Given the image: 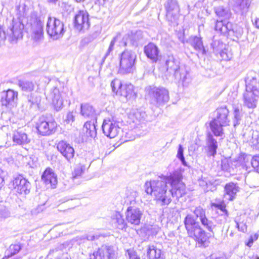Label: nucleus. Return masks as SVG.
Listing matches in <instances>:
<instances>
[{
    "mask_svg": "<svg viewBox=\"0 0 259 259\" xmlns=\"http://www.w3.org/2000/svg\"><path fill=\"white\" fill-rule=\"evenodd\" d=\"M168 177H164L158 180L147 182L145 184V191L147 194L153 195L156 199L160 201L161 205H168L171 201V193L167 191Z\"/></svg>",
    "mask_w": 259,
    "mask_h": 259,
    "instance_id": "1",
    "label": "nucleus"
},
{
    "mask_svg": "<svg viewBox=\"0 0 259 259\" xmlns=\"http://www.w3.org/2000/svg\"><path fill=\"white\" fill-rule=\"evenodd\" d=\"M184 224L189 237L194 239L199 247L205 248L208 245V237L205 231L200 226L193 216L188 214L184 220Z\"/></svg>",
    "mask_w": 259,
    "mask_h": 259,
    "instance_id": "2",
    "label": "nucleus"
},
{
    "mask_svg": "<svg viewBox=\"0 0 259 259\" xmlns=\"http://www.w3.org/2000/svg\"><path fill=\"white\" fill-rule=\"evenodd\" d=\"M229 111L226 106H220L214 111V117L209 122L212 133L222 139L225 137L223 127L229 125Z\"/></svg>",
    "mask_w": 259,
    "mask_h": 259,
    "instance_id": "3",
    "label": "nucleus"
},
{
    "mask_svg": "<svg viewBox=\"0 0 259 259\" xmlns=\"http://www.w3.org/2000/svg\"><path fill=\"white\" fill-rule=\"evenodd\" d=\"M146 91L149 103L156 107L163 106L169 100V92L164 87L149 86Z\"/></svg>",
    "mask_w": 259,
    "mask_h": 259,
    "instance_id": "4",
    "label": "nucleus"
},
{
    "mask_svg": "<svg viewBox=\"0 0 259 259\" xmlns=\"http://www.w3.org/2000/svg\"><path fill=\"white\" fill-rule=\"evenodd\" d=\"M165 65L166 68L165 76L179 81L185 80L186 74L184 72H182L180 68V62L173 55L167 56L165 60Z\"/></svg>",
    "mask_w": 259,
    "mask_h": 259,
    "instance_id": "5",
    "label": "nucleus"
},
{
    "mask_svg": "<svg viewBox=\"0 0 259 259\" xmlns=\"http://www.w3.org/2000/svg\"><path fill=\"white\" fill-rule=\"evenodd\" d=\"M136 60V55L134 52L127 50H124L120 57L119 73L124 75L133 73L135 69Z\"/></svg>",
    "mask_w": 259,
    "mask_h": 259,
    "instance_id": "6",
    "label": "nucleus"
},
{
    "mask_svg": "<svg viewBox=\"0 0 259 259\" xmlns=\"http://www.w3.org/2000/svg\"><path fill=\"white\" fill-rule=\"evenodd\" d=\"M65 30L64 23L55 17H49L47 23V32L53 40L61 38Z\"/></svg>",
    "mask_w": 259,
    "mask_h": 259,
    "instance_id": "7",
    "label": "nucleus"
},
{
    "mask_svg": "<svg viewBox=\"0 0 259 259\" xmlns=\"http://www.w3.org/2000/svg\"><path fill=\"white\" fill-rule=\"evenodd\" d=\"M57 125L54 120H47L44 116H41L36 122V128L39 135L46 136L54 134Z\"/></svg>",
    "mask_w": 259,
    "mask_h": 259,
    "instance_id": "8",
    "label": "nucleus"
},
{
    "mask_svg": "<svg viewBox=\"0 0 259 259\" xmlns=\"http://www.w3.org/2000/svg\"><path fill=\"white\" fill-rule=\"evenodd\" d=\"M168 182L171 187L169 190L171 197L179 198L186 193L185 185L181 182V178L177 176H171L168 177Z\"/></svg>",
    "mask_w": 259,
    "mask_h": 259,
    "instance_id": "9",
    "label": "nucleus"
},
{
    "mask_svg": "<svg viewBox=\"0 0 259 259\" xmlns=\"http://www.w3.org/2000/svg\"><path fill=\"white\" fill-rule=\"evenodd\" d=\"M30 32L32 39L36 44L42 40L44 38L43 24L40 20L36 17L31 18Z\"/></svg>",
    "mask_w": 259,
    "mask_h": 259,
    "instance_id": "10",
    "label": "nucleus"
},
{
    "mask_svg": "<svg viewBox=\"0 0 259 259\" xmlns=\"http://www.w3.org/2000/svg\"><path fill=\"white\" fill-rule=\"evenodd\" d=\"M18 101V92L11 89L4 91L2 95L1 103L3 107L11 109L16 106Z\"/></svg>",
    "mask_w": 259,
    "mask_h": 259,
    "instance_id": "11",
    "label": "nucleus"
},
{
    "mask_svg": "<svg viewBox=\"0 0 259 259\" xmlns=\"http://www.w3.org/2000/svg\"><path fill=\"white\" fill-rule=\"evenodd\" d=\"M102 128L105 135L110 138L116 137L120 130L118 123L113 119L110 118L104 120Z\"/></svg>",
    "mask_w": 259,
    "mask_h": 259,
    "instance_id": "12",
    "label": "nucleus"
},
{
    "mask_svg": "<svg viewBox=\"0 0 259 259\" xmlns=\"http://www.w3.org/2000/svg\"><path fill=\"white\" fill-rule=\"evenodd\" d=\"M89 16V15L86 11H79L74 17L75 28L79 31L88 30L90 26Z\"/></svg>",
    "mask_w": 259,
    "mask_h": 259,
    "instance_id": "13",
    "label": "nucleus"
},
{
    "mask_svg": "<svg viewBox=\"0 0 259 259\" xmlns=\"http://www.w3.org/2000/svg\"><path fill=\"white\" fill-rule=\"evenodd\" d=\"M63 93H61L57 87H53L47 94L46 97L51 100L55 109L59 110L63 105Z\"/></svg>",
    "mask_w": 259,
    "mask_h": 259,
    "instance_id": "14",
    "label": "nucleus"
},
{
    "mask_svg": "<svg viewBox=\"0 0 259 259\" xmlns=\"http://www.w3.org/2000/svg\"><path fill=\"white\" fill-rule=\"evenodd\" d=\"M14 189L19 194H27L29 193L31 187L30 182L22 176H19L12 181Z\"/></svg>",
    "mask_w": 259,
    "mask_h": 259,
    "instance_id": "15",
    "label": "nucleus"
},
{
    "mask_svg": "<svg viewBox=\"0 0 259 259\" xmlns=\"http://www.w3.org/2000/svg\"><path fill=\"white\" fill-rule=\"evenodd\" d=\"M167 19L174 22L177 20L180 11L179 5L177 0H167L165 4Z\"/></svg>",
    "mask_w": 259,
    "mask_h": 259,
    "instance_id": "16",
    "label": "nucleus"
},
{
    "mask_svg": "<svg viewBox=\"0 0 259 259\" xmlns=\"http://www.w3.org/2000/svg\"><path fill=\"white\" fill-rule=\"evenodd\" d=\"M126 220L133 225H139L143 215L142 211L139 208L129 206L125 212Z\"/></svg>",
    "mask_w": 259,
    "mask_h": 259,
    "instance_id": "17",
    "label": "nucleus"
},
{
    "mask_svg": "<svg viewBox=\"0 0 259 259\" xmlns=\"http://www.w3.org/2000/svg\"><path fill=\"white\" fill-rule=\"evenodd\" d=\"M257 74L253 71H251L246 75L245 78V82L246 91H251L259 93V79L257 78Z\"/></svg>",
    "mask_w": 259,
    "mask_h": 259,
    "instance_id": "18",
    "label": "nucleus"
},
{
    "mask_svg": "<svg viewBox=\"0 0 259 259\" xmlns=\"http://www.w3.org/2000/svg\"><path fill=\"white\" fill-rule=\"evenodd\" d=\"M259 101V93L246 91L243 94V106L253 109L257 107Z\"/></svg>",
    "mask_w": 259,
    "mask_h": 259,
    "instance_id": "19",
    "label": "nucleus"
},
{
    "mask_svg": "<svg viewBox=\"0 0 259 259\" xmlns=\"http://www.w3.org/2000/svg\"><path fill=\"white\" fill-rule=\"evenodd\" d=\"M57 148L68 162L70 163L72 162L75 151L74 148L69 144L61 141L58 143Z\"/></svg>",
    "mask_w": 259,
    "mask_h": 259,
    "instance_id": "20",
    "label": "nucleus"
},
{
    "mask_svg": "<svg viewBox=\"0 0 259 259\" xmlns=\"http://www.w3.org/2000/svg\"><path fill=\"white\" fill-rule=\"evenodd\" d=\"M12 35L11 36V41L12 42H16L17 40L22 38V30L24 29V25L21 21L13 20Z\"/></svg>",
    "mask_w": 259,
    "mask_h": 259,
    "instance_id": "21",
    "label": "nucleus"
},
{
    "mask_svg": "<svg viewBox=\"0 0 259 259\" xmlns=\"http://www.w3.org/2000/svg\"><path fill=\"white\" fill-rule=\"evenodd\" d=\"M131 119L137 128H146L147 115L145 112L137 111L131 115Z\"/></svg>",
    "mask_w": 259,
    "mask_h": 259,
    "instance_id": "22",
    "label": "nucleus"
},
{
    "mask_svg": "<svg viewBox=\"0 0 259 259\" xmlns=\"http://www.w3.org/2000/svg\"><path fill=\"white\" fill-rule=\"evenodd\" d=\"M212 207H214L219 209L221 213L216 218V221L219 224H224L227 221L229 217V213L226 209V205L223 202L221 203H212L211 204Z\"/></svg>",
    "mask_w": 259,
    "mask_h": 259,
    "instance_id": "23",
    "label": "nucleus"
},
{
    "mask_svg": "<svg viewBox=\"0 0 259 259\" xmlns=\"http://www.w3.org/2000/svg\"><path fill=\"white\" fill-rule=\"evenodd\" d=\"M206 143L208 148L207 155L209 156H214L218 145L216 139L210 132H208L206 135Z\"/></svg>",
    "mask_w": 259,
    "mask_h": 259,
    "instance_id": "24",
    "label": "nucleus"
},
{
    "mask_svg": "<svg viewBox=\"0 0 259 259\" xmlns=\"http://www.w3.org/2000/svg\"><path fill=\"white\" fill-rule=\"evenodd\" d=\"M144 53L147 57L156 62L159 58V50L158 47L153 43H149L144 48Z\"/></svg>",
    "mask_w": 259,
    "mask_h": 259,
    "instance_id": "25",
    "label": "nucleus"
},
{
    "mask_svg": "<svg viewBox=\"0 0 259 259\" xmlns=\"http://www.w3.org/2000/svg\"><path fill=\"white\" fill-rule=\"evenodd\" d=\"M42 181L46 185H50L52 188H55L57 184L56 176L51 168H47L41 176Z\"/></svg>",
    "mask_w": 259,
    "mask_h": 259,
    "instance_id": "26",
    "label": "nucleus"
},
{
    "mask_svg": "<svg viewBox=\"0 0 259 259\" xmlns=\"http://www.w3.org/2000/svg\"><path fill=\"white\" fill-rule=\"evenodd\" d=\"M80 114L84 118L91 120L97 119V115L94 107L87 103H82L80 105Z\"/></svg>",
    "mask_w": 259,
    "mask_h": 259,
    "instance_id": "27",
    "label": "nucleus"
},
{
    "mask_svg": "<svg viewBox=\"0 0 259 259\" xmlns=\"http://www.w3.org/2000/svg\"><path fill=\"white\" fill-rule=\"evenodd\" d=\"M239 190V188L236 184L233 182L227 183L225 186L224 197L228 200L232 201L235 197Z\"/></svg>",
    "mask_w": 259,
    "mask_h": 259,
    "instance_id": "28",
    "label": "nucleus"
},
{
    "mask_svg": "<svg viewBox=\"0 0 259 259\" xmlns=\"http://www.w3.org/2000/svg\"><path fill=\"white\" fill-rule=\"evenodd\" d=\"M134 88V85L131 83L122 85L119 90V95L124 97L126 100L135 99L136 98V94Z\"/></svg>",
    "mask_w": 259,
    "mask_h": 259,
    "instance_id": "29",
    "label": "nucleus"
},
{
    "mask_svg": "<svg viewBox=\"0 0 259 259\" xmlns=\"http://www.w3.org/2000/svg\"><path fill=\"white\" fill-rule=\"evenodd\" d=\"M188 42L196 51H198V53H200L202 55L206 54V51L204 48L201 37L197 36H191L189 38Z\"/></svg>",
    "mask_w": 259,
    "mask_h": 259,
    "instance_id": "30",
    "label": "nucleus"
},
{
    "mask_svg": "<svg viewBox=\"0 0 259 259\" xmlns=\"http://www.w3.org/2000/svg\"><path fill=\"white\" fill-rule=\"evenodd\" d=\"M97 119L87 121L84 124L83 131L85 132L88 136L95 138L97 136L96 125Z\"/></svg>",
    "mask_w": 259,
    "mask_h": 259,
    "instance_id": "31",
    "label": "nucleus"
},
{
    "mask_svg": "<svg viewBox=\"0 0 259 259\" xmlns=\"http://www.w3.org/2000/svg\"><path fill=\"white\" fill-rule=\"evenodd\" d=\"M13 142L19 145L23 146L28 144L30 140L26 134L22 131H17L14 132L13 137Z\"/></svg>",
    "mask_w": 259,
    "mask_h": 259,
    "instance_id": "32",
    "label": "nucleus"
},
{
    "mask_svg": "<svg viewBox=\"0 0 259 259\" xmlns=\"http://www.w3.org/2000/svg\"><path fill=\"white\" fill-rule=\"evenodd\" d=\"M147 255L149 259H163V254L161 249L154 245H150L147 250Z\"/></svg>",
    "mask_w": 259,
    "mask_h": 259,
    "instance_id": "33",
    "label": "nucleus"
},
{
    "mask_svg": "<svg viewBox=\"0 0 259 259\" xmlns=\"http://www.w3.org/2000/svg\"><path fill=\"white\" fill-rule=\"evenodd\" d=\"M216 15L221 20H228L231 16L230 9L223 6H218L214 8Z\"/></svg>",
    "mask_w": 259,
    "mask_h": 259,
    "instance_id": "34",
    "label": "nucleus"
},
{
    "mask_svg": "<svg viewBox=\"0 0 259 259\" xmlns=\"http://www.w3.org/2000/svg\"><path fill=\"white\" fill-rule=\"evenodd\" d=\"M233 7L240 11L242 14L246 13L250 6L249 0H233Z\"/></svg>",
    "mask_w": 259,
    "mask_h": 259,
    "instance_id": "35",
    "label": "nucleus"
},
{
    "mask_svg": "<svg viewBox=\"0 0 259 259\" xmlns=\"http://www.w3.org/2000/svg\"><path fill=\"white\" fill-rule=\"evenodd\" d=\"M18 85L21 90L25 92H31L34 90V84L32 81L27 80H20Z\"/></svg>",
    "mask_w": 259,
    "mask_h": 259,
    "instance_id": "36",
    "label": "nucleus"
},
{
    "mask_svg": "<svg viewBox=\"0 0 259 259\" xmlns=\"http://www.w3.org/2000/svg\"><path fill=\"white\" fill-rule=\"evenodd\" d=\"M131 37L130 44L137 46L138 43L143 39V34L141 30L132 31L128 33Z\"/></svg>",
    "mask_w": 259,
    "mask_h": 259,
    "instance_id": "37",
    "label": "nucleus"
},
{
    "mask_svg": "<svg viewBox=\"0 0 259 259\" xmlns=\"http://www.w3.org/2000/svg\"><path fill=\"white\" fill-rule=\"evenodd\" d=\"M114 217L115 218H113V220L115 221L114 223L117 224L116 226L118 229L122 230L127 227V224L121 214L116 212Z\"/></svg>",
    "mask_w": 259,
    "mask_h": 259,
    "instance_id": "38",
    "label": "nucleus"
},
{
    "mask_svg": "<svg viewBox=\"0 0 259 259\" xmlns=\"http://www.w3.org/2000/svg\"><path fill=\"white\" fill-rule=\"evenodd\" d=\"M21 248L19 244H12L5 252L6 258H9L11 256L17 254L21 250Z\"/></svg>",
    "mask_w": 259,
    "mask_h": 259,
    "instance_id": "39",
    "label": "nucleus"
},
{
    "mask_svg": "<svg viewBox=\"0 0 259 259\" xmlns=\"http://www.w3.org/2000/svg\"><path fill=\"white\" fill-rule=\"evenodd\" d=\"M28 9H26V6L23 4H20L16 7V15L18 17V20L21 21V18L25 17L27 14Z\"/></svg>",
    "mask_w": 259,
    "mask_h": 259,
    "instance_id": "40",
    "label": "nucleus"
},
{
    "mask_svg": "<svg viewBox=\"0 0 259 259\" xmlns=\"http://www.w3.org/2000/svg\"><path fill=\"white\" fill-rule=\"evenodd\" d=\"M40 97L39 96L31 94L30 96H28L26 103L27 105H29V108H31L33 105L38 106L40 102Z\"/></svg>",
    "mask_w": 259,
    "mask_h": 259,
    "instance_id": "41",
    "label": "nucleus"
},
{
    "mask_svg": "<svg viewBox=\"0 0 259 259\" xmlns=\"http://www.w3.org/2000/svg\"><path fill=\"white\" fill-rule=\"evenodd\" d=\"M202 225L209 232H212L215 225L212 221L208 219L206 216L200 220Z\"/></svg>",
    "mask_w": 259,
    "mask_h": 259,
    "instance_id": "42",
    "label": "nucleus"
},
{
    "mask_svg": "<svg viewBox=\"0 0 259 259\" xmlns=\"http://www.w3.org/2000/svg\"><path fill=\"white\" fill-rule=\"evenodd\" d=\"M121 81L119 79H115L113 80L111 82V87L112 90L113 92L115 93L116 95H119V90L122 87Z\"/></svg>",
    "mask_w": 259,
    "mask_h": 259,
    "instance_id": "43",
    "label": "nucleus"
},
{
    "mask_svg": "<svg viewBox=\"0 0 259 259\" xmlns=\"http://www.w3.org/2000/svg\"><path fill=\"white\" fill-rule=\"evenodd\" d=\"M234 126L235 127L240 124V121L241 119L242 114L238 107H235L234 108Z\"/></svg>",
    "mask_w": 259,
    "mask_h": 259,
    "instance_id": "44",
    "label": "nucleus"
},
{
    "mask_svg": "<svg viewBox=\"0 0 259 259\" xmlns=\"http://www.w3.org/2000/svg\"><path fill=\"white\" fill-rule=\"evenodd\" d=\"M118 39V36L116 35V36L114 37L112 40L110 42V45L109 46V48L105 55V56L103 58V61H104L105 59L108 57L110 54L112 52V51L114 50V47L115 46V42L117 41Z\"/></svg>",
    "mask_w": 259,
    "mask_h": 259,
    "instance_id": "45",
    "label": "nucleus"
},
{
    "mask_svg": "<svg viewBox=\"0 0 259 259\" xmlns=\"http://www.w3.org/2000/svg\"><path fill=\"white\" fill-rule=\"evenodd\" d=\"M131 37L129 34H125L120 42L119 46L121 47H134L135 45L130 44Z\"/></svg>",
    "mask_w": 259,
    "mask_h": 259,
    "instance_id": "46",
    "label": "nucleus"
},
{
    "mask_svg": "<svg viewBox=\"0 0 259 259\" xmlns=\"http://www.w3.org/2000/svg\"><path fill=\"white\" fill-rule=\"evenodd\" d=\"M183 152L184 149L183 146L181 145H179L177 157L180 159L183 165L187 166V162L184 156Z\"/></svg>",
    "mask_w": 259,
    "mask_h": 259,
    "instance_id": "47",
    "label": "nucleus"
},
{
    "mask_svg": "<svg viewBox=\"0 0 259 259\" xmlns=\"http://www.w3.org/2000/svg\"><path fill=\"white\" fill-rule=\"evenodd\" d=\"M223 44L219 40H213L211 44V47L215 53H218L223 48Z\"/></svg>",
    "mask_w": 259,
    "mask_h": 259,
    "instance_id": "48",
    "label": "nucleus"
},
{
    "mask_svg": "<svg viewBox=\"0 0 259 259\" xmlns=\"http://www.w3.org/2000/svg\"><path fill=\"white\" fill-rule=\"evenodd\" d=\"M125 255L128 259H140V256L137 254V252L134 249H127Z\"/></svg>",
    "mask_w": 259,
    "mask_h": 259,
    "instance_id": "49",
    "label": "nucleus"
},
{
    "mask_svg": "<svg viewBox=\"0 0 259 259\" xmlns=\"http://www.w3.org/2000/svg\"><path fill=\"white\" fill-rule=\"evenodd\" d=\"M101 249L104 250V254L106 253L109 259L112 257L114 254L113 247L111 246H105V247H102Z\"/></svg>",
    "mask_w": 259,
    "mask_h": 259,
    "instance_id": "50",
    "label": "nucleus"
},
{
    "mask_svg": "<svg viewBox=\"0 0 259 259\" xmlns=\"http://www.w3.org/2000/svg\"><path fill=\"white\" fill-rule=\"evenodd\" d=\"M194 213L197 218H199V220L206 216L205 210L201 207H196L194 211Z\"/></svg>",
    "mask_w": 259,
    "mask_h": 259,
    "instance_id": "51",
    "label": "nucleus"
},
{
    "mask_svg": "<svg viewBox=\"0 0 259 259\" xmlns=\"http://www.w3.org/2000/svg\"><path fill=\"white\" fill-rule=\"evenodd\" d=\"M224 20H217L215 23V30L216 31H219L221 33L223 34V30L224 27Z\"/></svg>",
    "mask_w": 259,
    "mask_h": 259,
    "instance_id": "52",
    "label": "nucleus"
},
{
    "mask_svg": "<svg viewBox=\"0 0 259 259\" xmlns=\"http://www.w3.org/2000/svg\"><path fill=\"white\" fill-rule=\"evenodd\" d=\"M233 31V26L232 24L226 20L225 21L224 27L223 30V34L226 35L229 33L230 31Z\"/></svg>",
    "mask_w": 259,
    "mask_h": 259,
    "instance_id": "53",
    "label": "nucleus"
},
{
    "mask_svg": "<svg viewBox=\"0 0 259 259\" xmlns=\"http://www.w3.org/2000/svg\"><path fill=\"white\" fill-rule=\"evenodd\" d=\"M251 164L253 168H256L257 170H259V155H255L252 157Z\"/></svg>",
    "mask_w": 259,
    "mask_h": 259,
    "instance_id": "54",
    "label": "nucleus"
},
{
    "mask_svg": "<svg viewBox=\"0 0 259 259\" xmlns=\"http://www.w3.org/2000/svg\"><path fill=\"white\" fill-rule=\"evenodd\" d=\"M6 39V32L4 27L0 25V47L3 45Z\"/></svg>",
    "mask_w": 259,
    "mask_h": 259,
    "instance_id": "55",
    "label": "nucleus"
},
{
    "mask_svg": "<svg viewBox=\"0 0 259 259\" xmlns=\"http://www.w3.org/2000/svg\"><path fill=\"white\" fill-rule=\"evenodd\" d=\"M219 52H220V56L222 58V60L225 61H228L231 58V56L229 55L226 50H223L221 49Z\"/></svg>",
    "mask_w": 259,
    "mask_h": 259,
    "instance_id": "56",
    "label": "nucleus"
},
{
    "mask_svg": "<svg viewBox=\"0 0 259 259\" xmlns=\"http://www.w3.org/2000/svg\"><path fill=\"white\" fill-rule=\"evenodd\" d=\"M235 223L236 224V228L238 229L239 231L244 233L247 231V226L245 223H243L242 222L239 223L236 221Z\"/></svg>",
    "mask_w": 259,
    "mask_h": 259,
    "instance_id": "57",
    "label": "nucleus"
},
{
    "mask_svg": "<svg viewBox=\"0 0 259 259\" xmlns=\"http://www.w3.org/2000/svg\"><path fill=\"white\" fill-rule=\"evenodd\" d=\"M74 116L73 115V113L72 112H69L65 117V120L67 123H69L70 122H72L74 121Z\"/></svg>",
    "mask_w": 259,
    "mask_h": 259,
    "instance_id": "58",
    "label": "nucleus"
},
{
    "mask_svg": "<svg viewBox=\"0 0 259 259\" xmlns=\"http://www.w3.org/2000/svg\"><path fill=\"white\" fill-rule=\"evenodd\" d=\"M85 166L82 165H79L77 166L74 171V174L75 177L81 175L83 171V169H84Z\"/></svg>",
    "mask_w": 259,
    "mask_h": 259,
    "instance_id": "59",
    "label": "nucleus"
},
{
    "mask_svg": "<svg viewBox=\"0 0 259 259\" xmlns=\"http://www.w3.org/2000/svg\"><path fill=\"white\" fill-rule=\"evenodd\" d=\"M5 172L0 168V189L4 186L5 183L4 178Z\"/></svg>",
    "mask_w": 259,
    "mask_h": 259,
    "instance_id": "60",
    "label": "nucleus"
},
{
    "mask_svg": "<svg viewBox=\"0 0 259 259\" xmlns=\"http://www.w3.org/2000/svg\"><path fill=\"white\" fill-rule=\"evenodd\" d=\"M98 238H99V236L97 235L95 236V235H91L87 236L86 239L87 240L93 241L95 239H98Z\"/></svg>",
    "mask_w": 259,
    "mask_h": 259,
    "instance_id": "61",
    "label": "nucleus"
},
{
    "mask_svg": "<svg viewBox=\"0 0 259 259\" xmlns=\"http://www.w3.org/2000/svg\"><path fill=\"white\" fill-rule=\"evenodd\" d=\"M95 5H103L105 4L106 0H93Z\"/></svg>",
    "mask_w": 259,
    "mask_h": 259,
    "instance_id": "62",
    "label": "nucleus"
},
{
    "mask_svg": "<svg viewBox=\"0 0 259 259\" xmlns=\"http://www.w3.org/2000/svg\"><path fill=\"white\" fill-rule=\"evenodd\" d=\"M94 40V38L92 37L91 36H88L87 37H85L83 40L85 42H90L92 41H93Z\"/></svg>",
    "mask_w": 259,
    "mask_h": 259,
    "instance_id": "63",
    "label": "nucleus"
},
{
    "mask_svg": "<svg viewBox=\"0 0 259 259\" xmlns=\"http://www.w3.org/2000/svg\"><path fill=\"white\" fill-rule=\"evenodd\" d=\"M254 25L256 28H259V19H256L255 20Z\"/></svg>",
    "mask_w": 259,
    "mask_h": 259,
    "instance_id": "64",
    "label": "nucleus"
}]
</instances>
